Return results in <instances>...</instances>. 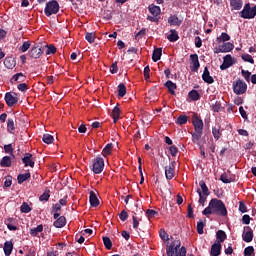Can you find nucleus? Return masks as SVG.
Here are the masks:
<instances>
[{
	"instance_id": "obj_1",
	"label": "nucleus",
	"mask_w": 256,
	"mask_h": 256,
	"mask_svg": "<svg viewBox=\"0 0 256 256\" xmlns=\"http://www.w3.org/2000/svg\"><path fill=\"white\" fill-rule=\"evenodd\" d=\"M202 215L209 217V215H218L219 217H227V207L223 200L214 198L211 199L208 207L202 211Z\"/></svg>"
},
{
	"instance_id": "obj_2",
	"label": "nucleus",
	"mask_w": 256,
	"mask_h": 256,
	"mask_svg": "<svg viewBox=\"0 0 256 256\" xmlns=\"http://www.w3.org/2000/svg\"><path fill=\"white\" fill-rule=\"evenodd\" d=\"M166 253L168 256H187V248L181 247V240L177 239L167 247Z\"/></svg>"
},
{
	"instance_id": "obj_3",
	"label": "nucleus",
	"mask_w": 256,
	"mask_h": 256,
	"mask_svg": "<svg viewBox=\"0 0 256 256\" xmlns=\"http://www.w3.org/2000/svg\"><path fill=\"white\" fill-rule=\"evenodd\" d=\"M59 9V2H57V0H51L46 3L44 14L46 17H51V15H57L59 13Z\"/></svg>"
},
{
	"instance_id": "obj_4",
	"label": "nucleus",
	"mask_w": 256,
	"mask_h": 256,
	"mask_svg": "<svg viewBox=\"0 0 256 256\" xmlns=\"http://www.w3.org/2000/svg\"><path fill=\"white\" fill-rule=\"evenodd\" d=\"M232 87L235 95H244V93H247V83L241 79L234 81Z\"/></svg>"
},
{
	"instance_id": "obj_5",
	"label": "nucleus",
	"mask_w": 256,
	"mask_h": 256,
	"mask_svg": "<svg viewBox=\"0 0 256 256\" xmlns=\"http://www.w3.org/2000/svg\"><path fill=\"white\" fill-rule=\"evenodd\" d=\"M44 47L41 43H35L30 51L28 52V55L31 59H40L41 55H43Z\"/></svg>"
},
{
	"instance_id": "obj_6",
	"label": "nucleus",
	"mask_w": 256,
	"mask_h": 256,
	"mask_svg": "<svg viewBox=\"0 0 256 256\" xmlns=\"http://www.w3.org/2000/svg\"><path fill=\"white\" fill-rule=\"evenodd\" d=\"M103 169H105V160L98 156L93 160L92 171L95 175H100L103 173Z\"/></svg>"
},
{
	"instance_id": "obj_7",
	"label": "nucleus",
	"mask_w": 256,
	"mask_h": 256,
	"mask_svg": "<svg viewBox=\"0 0 256 256\" xmlns=\"http://www.w3.org/2000/svg\"><path fill=\"white\" fill-rule=\"evenodd\" d=\"M238 15L241 17V19H253L251 3H246L243 9L238 12Z\"/></svg>"
},
{
	"instance_id": "obj_8",
	"label": "nucleus",
	"mask_w": 256,
	"mask_h": 256,
	"mask_svg": "<svg viewBox=\"0 0 256 256\" xmlns=\"http://www.w3.org/2000/svg\"><path fill=\"white\" fill-rule=\"evenodd\" d=\"M235 49V45L231 42L223 43L219 45L217 48L214 49V53L219 54V53H229Z\"/></svg>"
},
{
	"instance_id": "obj_9",
	"label": "nucleus",
	"mask_w": 256,
	"mask_h": 256,
	"mask_svg": "<svg viewBox=\"0 0 256 256\" xmlns=\"http://www.w3.org/2000/svg\"><path fill=\"white\" fill-rule=\"evenodd\" d=\"M192 125L194 127V131H203L204 124L199 114L195 113L192 116Z\"/></svg>"
},
{
	"instance_id": "obj_10",
	"label": "nucleus",
	"mask_w": 256,
	"mask_h": 256,
	"mask_svg": "<svg viewBox=\"0 0 256 256\" xmlns=\"http://www.w3.org/2000/svg\"><path fill=\"white\" fill-rule=\"evenodd\" d=\"M175 165H177V162L172 161L165 167V177L168 181H171L175 177Z\"/></svg>"
},
{
	"instance_id": "obj_11",
	"label": "nucleus",
	"mask_w": 256,
	"mask_h": 256,
	"mask_svg": "<svg viewBox=\"0 0 256 256\" xmlns=\"http://www.w3.org/2000/svg\"><path fill=\"white\" fill-rule=\"evenodd\" d=\"M190 61H191L190 69L192 73H197L199 71V67H201V63H199V55L191 54Z\"/></svg>"
},
{
	"instance_id": "obj_12",
	"label": "nucleus",
	"mask_w": 256,
	"mask_h": 256,
	"mask_svg": "<svg viewBox=\"0 0 256 256\" xmlns=\"http://www.w3.org/2000/svg\"><path fill=\"white\" fill-rule=\"evenodd\" d=\"M235 62L233 61V57L231 54H227L223 57V64L220 66L221 71H225V69H229V67H233Z\"/></svg>"
},
{
	"instance_id": "obj_13",
	"label": "nucleus",
	"mask_w": 256,
	"mask_h": 256,
	"mask_svg": "<svg viewBox=\"0 0 256 256\" xmlns=\"http://www.w3.org/2000/svg\"><path fill=\"white\" fill-rule=\"evenodd\" d=\"M4 99H5L6 105H8V107H14L15 105H17V103H19V98L16 96H13V94H11V92H7L5 94Z\"/></svg>"
},
{
	"instance_id": "obj_14",
	"label": "nucleus",
	"mask_w": 256,
	"mask_h": 256,
	"mask_svg": "<svg viewBox=\"0 0 256 256\" xmlns=\"http://www.w3.org/2000/svg\"><path fill=\"white\" fill-rule=\"evenodd\" d=\"M22 162L24 163L25 167H35V161L33 160V154L31 153H26L22 158Z\"/></svg>"
},
{
	"instance_id": "obj_15",
	"label": "nucleus",
	"mask_w": 256,
	"mask_h": 256,
	"mask_svg": "<svg viewBox=\"0 0 256 256\" xmlns=\"http://www.w3.org/2000/svg\"><path fill=\"white\" fill-rule=\"evenodd\" d=\"M202 79L204 83H208V85H212V83H215V79L212 78L211 73L209 72V68L207 67L204 68Z\"/></svg>"
},
{
	"instance_id": "obj_16",
	"label": "nucleus",
	"mask_w": 256,
	"mask_h": 256,
	"mask_svg": "<svg viewBox=\"0 0 256 256\" xmlns=\"http://www.w3.org/2000/svg\"><path fill=\"white\" fill-rule=\"evenodd\" d=\"M231 11H241L243 9V0H230Z\"/></svg>"
},
{
	"instance_id": "obj_17",
	"label": "nucleus",
	"mask_w": 256,
	"mask_h": 256,
	"mask_svg": "<svg viewBox=\"0 0 256 256\" xmlns=\"http://www.w3.org/2000/svg\"><path fill=\"white\" fill-rule=\"evenodd\" d=\"M26 79H27V76L20 72V73L14 74L10 79V81L12 84L23 83Z\"/></svg>"
},
{
	"instance_id": "obj_18",
	"label": "nucleus",
	"mask_w": 256,
	"mask_h": 256,
	"mask_svg": "<svg viewBox=\"0 0 256 256\" xmlns=\"http://www.w3.org/2000/svg\"><path fill=\"white\" fill-rule=\"evenodd\" d=\"M221 249H222L221 243L216 242V243L212 244L211 250H210V255L211 256L221 255Z\"/></svg>"
},
{
	"instance_id": "obj_19",
	"label": "nucleus",
	"mask_w": 256,
	"mask_h": 256,
	"mask_svg": "<svg viewBox=\"0 0 256 256\" xmlns=\"http://www.w3.org/2000/svg\"><path fill=\"white\" fill-rule=\"evenodd\" d=\"M244 229L248 231L243 235V241H245V243H251V241H253V229L249 226L244 227Z\"/></svg>"
},
{
	"instance_id": "obj_20",
	"label": "nucleus",
	"mask_w": 256,
	"mask_h": 256,
	"mask_svg": "<svg viewBox=\"0 0 256 256\" xmlns=\"http://www.w3.org/2000/svg\"><path fill=\"white\" fill-rule=\"evenodd\" d=\"M67 225V218L65 216H60L56 221H54L53 226L56 227V229H61Z\"/></svg>"
},
{
	"instance_id": "obj_21",
	"label": "nucleus",
	"mask_w": 256,
	"mask_h": 256,
	"mask_svg": "<svg viewBox=\"0 0 256 256\" xmlns=\"http://www.w3.org/2000/svg\"><path fill=\"white\" fill-rule=\"evenodd\" d=\"M212 135L215 141H219L221 139L223 136V133L221 132V125L212 127Z\"/></svg>"
},
{
	"instance_id": "obj_22",
	"label": "nucleus",
	"mask_w": 256,
	"mask_h": 256,
	"mask_svg": "<svg viewBox=\"0 0 256 256\" xmlns=\"http://www.w3.org/2000/svg\"><path fill=\"white\" fill-rule=\"evenodd\" d=\"M161 55H163V48H155L152 53V61L157 63V61L161 60Z\"/></svg>"
},
{
	"instance_id": "obj_23",
	"label": "nucleus",
	"mask_w": 256,
	"mask_h": 256,
	"mask_svg": "<svg viewBox=\"0 0 256 256\" xmlns=\"http://www.w3.org/2000/svg\"><path fill=\"white\" fill-rule=\"evenodd\" d=\"M148 10H149V13H151V15H155L157 17H159L161 15V7H159L155 4H150L148 6Z\"/></svg>"
},
{
	"instance_id": "obj_24",
	"label": "nucleus",
	"mask_w": 256,
	"mask_h": 256,
	"mask_svg": "<svg viewBox=\"0 0 256 256\" xmlns=\"http://www.w3.org/2000/svg\"><path fill=\"white\" fill-rule=\"evenodd\" d=\"M168 41L170 43H175L176 41H179V32L175 29L170 30V34L167 36Z\"/></svg>"
},
{
	"instance_id": "obj_25",
	"label": "nucleus",
	"mask_w": 256,
	"mask_h": 256,
	"mask_svg": "<svg viewBox=\"0 0 256 256\" xmlns=\"http://www.w3.org/2000/svg\"><path fill=\"white\" fill-rule=\"evenodd\" d=\"M191 135L192 143L197 144L201 141V137H203V130H194V133H191Z\"/></svg>"
},
{
	"instance_id": "obj_26",
	"label": "nucleus",
	"mask_w": 256,
	"mask_h": 256,
	"mask_svg": "<svg viewBox=\"0 0 256 256\" xmlns=\"http://www.w3.org/2000/svg\"><path fill=\"white\" fill-rule=\"evenodd\" d=\"M15 65H17V63L15 62V58L13 57L5 58L4 67H6V69H14Z\"/></svg>"
},
{
	"instance_id": "obj_27",
	"label": "nucleus",
	"mask_w": 256,
	"mask_h": 256,
	"mask_svg": "<svg viewBox=\"0 0 256 256\" xmlns=\"http://www.w3.org/2000/svg\"><path fill=\"white\" fill-rule=\"evenodd\" d=\"M89 201L91 207H99V198H97V194L94 191H90Z\"/></svg>"
},
{
	"instance_id": "obj_28",
	"label": "nucleus",
	"mask_w": 256,
	"mask_h": 256,
	"mask_svg": "<svg viewBox=\"0 0 256 256\" xmlns=\"http://www.w3.org/2000/svg\"><path fill=\"white\" fill-rule=\"evenodd\" d=\"M4 254L6 255V256H9V255H11V253H13V242H11V241H6L5 243H4Z\"/></svg>"
},
{
	"instance_id": "obj_29",
	"label": "nucleus",
	"mask_w": 256,
	"mask_h": 256,
	"mask_svg": "<svg viewBox=\"0 0 256 256\" xmlns=\"http://www.w3.org/2000/svg\"><path fill=\"white\" fill-rule=\"evenodd\" d=\"M216 239H217V243H220V245L225 241V239H227V233H225V231L223 230H218L216 232Z\"/></svg>"
},
{
	"instance_id": "obj_30",
	"label": "nucleus",
	"mask_w": 256,
	"mask_h": 256,
	"mask_svg": "<svg viewBox=\"0 0 256 256\" xmlns=\"http://www.w3.org/2000/svg\"><path fill=\"white\" fill-rule=\"evenodd\" d=\"M27 179H31V173L27 172L24 174H19L17 176V181L19 185H23V183H25V181H27Z\"/></svg>"
},
{
	"instance_id": "obj_31",
	"label": "nucleus",
	"mask_w": 256,
	"mask_h": 256,
	"mask_svg": "<svg viewBox=\"0 0 256 256\" xmlns=\"http://www.w3.org/2000/svg\"><path fill=\"white\" fill-rule=\"evenodd\" d=\"M120 115H121V109H119V106L116 105L112 110L113 123H117V121H119Z\"/></svg>"
},
{
	"instance_id": "obj_32",
	"label": "nucleus",
	"mask_w": 256,
	"mask_h": 256,
	"mask_svg": "<svg viewBox=\"0 0 256 256\" xmlns=\"http://www.w3.org/2000/svg\"><path fill=\"white\" fill-rule=\"evenodd\" d=\"M199 186L202 189V195L204 197H209V195H211V192L209 191V188L207 187V184H205V181L201 180L199 182Z\"/></svg>"
},
{
	"instance_id": "obj_33",
	"label": "nucleus",
	"mask_w": 256,
	"mask_h": 256,
	"mask_svg": "<svg viewBox=\"0 0 256 256\" xmlns=\"http://www.w3.org/2000/svg\"><path fill=\"white\" fill-rule=\"evenodd\" d=\"M164 87H167L168 91L171 93V95H175V89H177V84L173 83V81L168 80Z\"/></svg>"
},
{
	"instance_id": "obj_34",
	"label": "nucleus",
	"mask_w": 256,
	"mask_h": 256,
	"mask_svg": "<svg viewBox=\"0 0 256 256\" xmlns=\"http://www.w3.org/2000/svg\"><path fill=\"white\" fill-rule=\"evenodd\" d=\"M168 23L169 25H174L179 27V25H181L182 21L179 20V17H177V15H172L168 18Z\"/></svg>"
},
{
	"instance_id": "obj_35",
	"label": "nucleus",
	"mask_w": 256,
	"mask_h": 256,
	"mask_svg": "<svg viewBox=\"0 0 256 256\" xmlns=\"http://www.w3.org/2000/svg\"><path fill=\"white\" fill-rule=\"evenodd\" d=\"M102 241L104 243L105 248L108 251H111V249L113 248V242L111 241V238L107 237V236H103L102 237Z\"/></svg>"
},
{
	"instance_id": "obj_36",
	"label": "nucleus",
	"mask_w": 256,
	"mask_h": 256,
	"mask_svg": "<svg viewBox=\"0 0 256 256\" xmlns=\"http://www.w3.org/2000/svg\"><path fill=\"white\" fill-rule=\"evenodd\" d=\"M188 97L192 99V101H199V99H201V94H199V91L197 90H191L188 93Z\"/></svg>"
},
{
	"instance_id": "obj_37",
	"label": "nucleus",
	"mask_w": 256,
	"mask_h": 256,
	"mask_svg": "<svg viewBox=\"0 0 256 256\" xmlns=\"http://www.w3.org/2000/svg\"><path fill=\"white\" fill-rule=\"evenodd\" d=\"M42 231H43V224H40L36 228L30 229V235L32 237H37V235H39V233H42Z\"/></svg>"
},
{
	"instance_id": "obj_38",
	"label": "nucleus",
	"mask_w": 256,
	"mask_h": 256,
	"mask_svg": "<svg viewBox=\"0 0 256 256\" xmlns=\"http://www.w3.org/2000/svg\"><path fill=\"white\" fill-rule=\"evenodd\" d=\"M7 131L8 133H13L15 131V120L13 118H8L7 120Z\"/></svg>"
},
{
	"instance_id": "obj_39",
	"label": "nucleus",
	"mask_w": 256,
	"mask_h": 256,
	"mask_svg": "<svg viewBox=\"0 0 256 256\" xmlns=\"http://www.w3.org/2000/svg\"><path fill=\"white\" fill-rule=\"evenodd\" d=\"M125 95H127V87L123 83H120L118 85V97H125Z\"/></svg>"
},
{
	"instance_id": "obj_40",
	"label": "nucleus",
	"mask_w": 256,
	"mask_h": 256,
	"mask_svg": "<svg viewBox=\"0 0 256 256\" xmlns=\"http://www.w3.org/2000/svg\"><path fill=\"white\" fill-rule=\"evenodd\" d=\"M0 167H11V157L4 156L0 161Z\"/></svg>"
},
{
	"instance_id": "obj_41",
	"label": "nucleus",
	"mask_w": 256,
	"mask_h": 256,
	"mask_svg": "<svg viewBox=\"0 0 256 256\" xmlns=\"http://www.w3.org/2000/svg\"><path fill=\"white\" fill-rule=\"evenodd\" d=\"M187 121H189V116L180 115V116H178L176 123H177V125H186Z\"/></svg>"
},
{
	"instance_id": "obj_42",
	"label": "nucleus",
	"mask_w": 256,
	"mask_h": 256,
	"mask_svg": "<svg viewBox=\"0 0 256 256\" xmlns=\"http://www.w3.org/2000/svg\"><path fill=\"white\" fill-rule=\"evenodd\" d=\"M111 151H113V143H108L102 150V153L107 157L108 155H111Z\"/></svg>"
},
{
	"instance_id": "obj_43",
	"label": "nucleus",
	"mask_w": 256,
	"mask_h": 256,
	"mask_svg": "<svg viewBox=\"0 0 256 256\" xmlns=\"http://www.w3.org/2000/svg\"><path fill=\"white\" fill-rule=\"evenodd\" d=\"M241 59L245 61V63H250L251 65H255V60L253 59V56L250 54H242Z\"/></svg>"
},
{
	"instance_id": "obj_44",
	"label": "nucleus",
	"mask_w": 256,
	"mask_h": 256,
	"mask_svg": "<svg viewBox=\"0 0 256 256\" xmlns=\"http://www.w3.org/2000/svg\"><path fill=\"white\" fill-rule=\"evenodd\" d=\"M220 180L222 181V183H233V179L231 178V176L228 175L227 172H224L221 176H220Z\"/></svg>"
},
{
	"instance_id": "obj_45",
	"label": "nucleus",
	"mask_w": 256,
	"mask_h": 256,
	"mask_svg": "<svg viewBox=\"0 0 256 256\" xmlns=\"http://www.w3.org/2000/svg\"><path fill=\"white\" fill-rule=\"evenodd\" d=\"M47 50H46V55H55L57 53V47L55 45L50 44L46 45Z\"/></svg>"
},
{
	"instance_id": "obj_46",
	"label": "nucleus",
	"mask_w": 256,
	"mask_h": 256,
	"mask_svg": "<svg viewBox=\"0 0 256 256\" xmlns=\"http://www.w3.org/2000/svg\"><path fill=\"white\" fill-rule=\"evenodd\" d=\"M42 141H44V143H46V145H51V143H53V141H54L53 135L44 134L42 137Z\"/></svg>"
},
{
	"instance_id": "obj_47",
	"label": "nucleus",
	"mask_w": 256,
	"mask_h": 256,
	"mask_svg": "<svg viewBox=\"0 0 256 256\" xmlns=\"http://www.w3.org/2000/svg\"><path fill=\"white\" fill-rule=\"evenodd\" d=\"M231 40V36H229V34L223 32L220 37L217 38V41H219V43H225V41H230Z\"/></svg>"
},
{
	"instance_id": "obj_48",
	"label": "nucleus",
	"mask_w": 256,
	"mask_h": 256,
	"mask_svg": "<svg viewBox=\"0 0 256 256\" xmlns=\"http://www.w3.org/2000/svg\"><path fill=\"white\" fill-rule=\"evenodd\" d=\"M244 256H255V248L248 246L244 249Z\"/></svg>"
},
{
	"instance_id": "obj_49",
	"label": "nucleus",
	"mask_w": 256,
	"mask_h": 256,
	"mask_svg": "<svg viewBox=\"0 0 256 256\" xmlns=\"http://www.w3.org/2000/svg\"><path fill=\"white\" fill-rule=\"evenodd\" d=\"M197 193L199 195L198 203H200V205L205 207V201H207V196H204L203 193H201L200 189L197 190Z\"/></svg>"
},
{
	"instance_id": "obj_50",
	"label": "nucleus",
	"mask_w": 256,
	"mask_h": 256,
	"mask_svg": "<svg viewBox=\"0 0 256 256\" xmlns=\"http://www.w3.org/2000/svg\"><path fill=\"white\" fill-rule=\"evenodd\" d=\"M20 211H21V213H31L32 208L29 207V204L27 202H24L20 206Z\"/></svg>"
},
{
	"instance_id": "obj_51",
	"label": "nucleus",
	"mask_w": 256,
	"mask_h": 256,
	"mask_svg": "<svg viewBox=\"0 0 256 256\" xmlns=\"http://www.w3.org/2000/svg\"><path fill=\"white\" fill-rule=\"evenodd\" d=\"M204 228H205V222H203L201 220L198 221L197 222V226H196L198 235H203V229Z\"/></svg>"
},
{
	"instance_id": "obj_52",
	"label": "nucleus",
	"mask_w": 256,
	"mask_h": 256,
	"mask_svg": "<svg viewBox=\"0 0 256 256\" xmlns=\"http://www.w3.org/2000/svg\"><path fill=\"white\" fill-rule=\"evenodd\" d=\"M211 109L214 113H219L222 109L221 102L216 101L214 104L211 105Z\"/></svg>"
},
{
	"instance_id": "obj_53",
	"label": "nucleus",
	"mask_w": 256,
	"mask_h": 256,
	"mask_svg": "<svg viewBox=\"0 0 256 256\" xmlns=\"http://www.w3.org/2000/svg\"><path fill=\"white\" fill-rule=\"evenodd\" d=\"M30 47H31V42L25 41V42H23L22 46L20 47V51H22V53H27V51H29Z\"/></svg>"
},
{
	"instance_id": "obj_54",
	"label": "nucleus",
	"mask_w": 256,
	"mask_h": 256,
	"mask_svg": "<svg viewBox=\"0 0 256 256\" xmlns=\"http://www.w3.org/2000/svg\"><path fill=\"white\" fill-rule=\"evenodd\" d=\"M11 223H13V218H8L6 220V225H7L8 229H9V231H17V226H15V225H13Z\"/></svg>"
},
{
	"instance_id": "obj_55",
	"label": "nucleus",
	"mask_w": 256,
	"mask_h": 256,
	"mask_svg": "<svg viewBox=\"0 0 256 256\" xmlns=\"http://www.w3.org/2000/svg\"><path fill=\"white\" fill-rule=\"evenodd\" d=\"M241 75L242 77H244L245 81H247V83H249L251 81V72H249V70H241Z\"/></svg>"
},
{
	"instance_id": "obj_56",
	"label": "nucleus",
	"mask_w": 256,
	"mask_h": 256,
	"mask_svg": "<svg viewBox=\"0 0 256 256\" xmlns=\"http://www.w3.org/2000/svg\"><path fill=\"white\" fill-rule=\"evenodd\" d=\"M85 39L86 41H88V43H95V33L93 32L86 33Z\"/></svg>"
},
{
	"instance_id": "obj_57",
	"label": "nucleus",
	"mask_w": 256,
	"mask_h": 256,
	"mask_svg": "<svg viewBox=\"0 0 256 256\" xmlns=\"http://www.w3.org/2000/svg\"><path fill=\"white\" fill-rule=\"evenodd\" d=\"M159 236L162 239V241H169V234L165 231V229H160Z\"/></svg>"
},
{
	"instance_id": "obj_58",
	"label": "nucleus",
	"mask_w": 256,
	"mask_h": 256,
	"mask_svg": "<svg viewBox=\"0 0 256 256\" xmlns=\"http://www.w3.org/2000/svg\"><path fill=\"white\" fill-rule=\"evenodd\" d=\"M119 219L123 222L127 221V219H129V213H127L125 210H122L119 214Z\"/></svg>"
},
{
	"instance_id": "obj_59",
	"label": "nucleus",
	"mask_w": 256,
	"mask_h": 256,
	"mask_svg": "<svg viewBox=\"0 0 256 256\" xmlns=\"http://www.w3.org/2000/svg\"><path fill=\"white\" fill-rule=\"evenodd\" d=\"M146 215H147L148 219H151V218L155 217V215H159V212H157L153 209H148L146 211Z\"/></svg>"
},
{
	"instance_id": "obj_60",
	"label": "nucleus",
	"mask_w": 256,
	"mask_h": 256,
	"mask_svg": "<svg viewBox=\"0 0 256 256\" xmlns=\"http://www.w3.org/2000/svg\"><path fill=\"white\" fill-rule=\"evenodd\" d=\"M51 195H49V190H45V192L39 197V201H47Z\"/></svg>"
},
{
	"instance_id": "obj_61",
	"label": "nucleus",
	"mask_w": 256,
	"mask_h": 256,
	"mask_svg": "<svg viewBox=\"0 0 256 256\" xmlns=\"http://www.w3.org/2000/svg\"><path fill=\"white\" fill-rule=\"evenodd\" d=\"M117 71H119V67L117 66V61H115L110 66V73H112V75H115V73H117Z\"/></svg>"
},
{
	"instance_id": "obj_62",
	"label": "nucleus",
	"mask_w": 256,
	"mask_h": 256,
	"mask_svg": "<svg viewBox=\"0 0 256 256\" xmlns=\"http://www.w3.org/2000/svg\"><path fill=\"white\" fill-rule=\"evenodd\" d=\"M17 89H18V91H21L22 93H25V92H27V89H29V87L27 86L26 83H20L17 86Z\"/></svg>"
},
{
	"instance_id": "obj_63",
	"label": "nucleus",
	"mask_w": 256,
	"mask_h": 256,
	"mask_svg": "<svg viewBox=\"0 0 256 256\" xmlns=\"http://www.w3.org/2000/svg\"><path fill=\"white\" fill-rule=\"evenodd\" d=\"M169 151L172 157H177V153H179V149L177 148V146H170Z\"/></svg>"
},
{
	"instance_id": "obj_64",
	"label": "nucleus",
	"mask_w": 256,
	"mask_h": 256,
	"mask_svg": "<svg viewBox=\"0 0 256 256\" xmlns=\"http://www.w3.org/2000/svg\"><path fill=\"white\" fill-rule=\"evenodd\" d=\"M239 211L240 213H247V205L243 201L239 202Z\"/></svg>"
}]
</instances>
